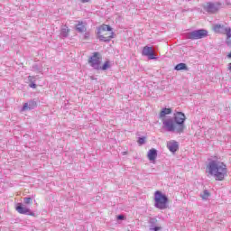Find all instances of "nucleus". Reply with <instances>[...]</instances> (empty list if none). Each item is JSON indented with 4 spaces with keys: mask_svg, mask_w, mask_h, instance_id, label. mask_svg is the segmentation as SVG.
Instances as JSON below:
<instances>
[{
    "mask_svg": "<svg viewBox=\"0 0 231 231\" xmlns=\"http://www.w3.org/2000/svg\"><path fill=\"white\" fill-rule=\"evenodd\" d=\"M23 203L25 205H30L32 203V198H30V197L23 198Z\"/></svg>",
    "mask_w": 231,
    "mask_h": 231,
    "instance_id": "4be33fe9",
    "label": "nucleus"
},
{
    "mask_svg": "<svg viewBox=\"0 0 231 231\" xmlns=\"http://www.w3.org/2000/svg\"><path fill=\"white\" fill-rule=\"evenodd\" d=\"M213 30L216 33H224L226 35L227 39H230V27H225V25L217 23L213 25Z\"/></svg>",
    "mask_w": 231,
    "mask_h": 231,
    "instance_id": "0eeeda50",
    "label": "nucleus"
},
{
    "mask_svg": "<svg viewBox=\"0 0 231 231\" xmlns=\"http://www.w3.org/2000/svg\"><path fill=\"white\" fill-rule=\"evenodd\" d=\"M208 174L213 176L216 181H223L226 174H228V169L226 164L223 162L213 160L208 164Z\"/></svg>",
    "mask_w": 231,
    "mask_h": 231,
    "instance_id": "f03ea898",
    "label": "nucleus"
},
{
    "mask_svg": "<svg viewBox=\"0 0 231 231\" xmlns=\"http://www.w3.org/2000/svg\"><path fill=\"white\" fill-rule=\"evenodd\" d=\"M171 113H172V110L171 108H163L159 116L160 118H165V116H167V115H171Z\"/></svg>",
    "mask_w": 231,
    "mask_h": 231,
    "instance_id": "dca6fc26",
    "label": "nucleus"
},
{
    "mask_svg": "<svg viewBox=\"0 0 231 231\" xmlns=\"http://www.w3.org/2000/svg\"><path fill=\"white\" fill-rule=\"evenodd\" d=\"M69 29H68V27H63V28H61L60 35H61L63 38L68 37V34H69Z\"/></svg>",
    "mask_w": 231,
    "mask_h": 231,
    "instance_id": "a211bd4d",
    "label": "nucleus"
},
{
    "mask_svg": "<svg viewBox=\"0 0 231 231\" xmlns=\"http://www.w3.org/2000/svg\"><path fill=\"white\" fill-rule=\"evenodd\" d=\"M85 39H88V34H85Z\"/></svg>",
    "mask_w": 231,
    "mask_h": 231,
    "instance_id": "c756f323",
    "label": "nucleus"
},
{
    "mask_svg": "<svg viewBox=\"0 0 231 231\" xmlns=\"http://www.w3.org/2000/svg\"><path fill=\"white\" fill-rule=\"evenodd\" d=\"M158 157V151L154 148L149 150L148 152V160H150V162H154V160H156V158Z\"/></svg>",
    "mask_w": 231,
    "mask_h": 231,
    "instance_id": "ddd939ff",
    "label": "nucleus"
},
{
    "mask_svg": "<svg viewBox=\"0 0 231 231\" xmlns=\"http://www.w3.org/2000/svg\"><path fill=\"white\" fill-rule=\"evenodd\" d=\"M153 201L155 208L159 210H167L169 208V197L160 190L154 192Z\"/></svg>",
    "mask_w": 231,
    "mask_h": 231,
    "instance_id": "7ed1b4c3",
    "label": "nucleus"
},
{
    "mask_svg": "<svg viewBox=\"0 0 231 231\" xmlns=\"http://www.w3.org/2000/svg\"><path fill=\"white\" fill-rule=\"evenodd\" d=\"M208 196H210L208 190H204L203 194L201 195V198L202 199H208Z\"/></svg>",
    "mask_w": 231,
    "mask_h": 231,
    "instance_id": "412c9836",
    "label": "nucleus"
},
{
    "mask_svg": "<svg viewBox=\"0 0 231 231\" xmlns=\"http://www.w3.org/2000/svg\"><path fill=\"white\" fill-rule=\"evenodd\" d=\"M208 35V32L205 29L195 30L184 34L185 39H190L191 41H197L198 39H205Z\"/></svg>",
    "mask_w": 231,
    "mask_h": 231,
    "instance_id": "39448f33",
    "label": "nucleus"
},
{
    "mask_svg": "<svg viewBox=\"0 0 231 231\" xmlns=\"http://www.w3.org/2000/svg\"><path fill=\"white\" fill-rule=\"evenodd\" d=\"M150 230H152V231H159V230H162V227L157 226L155 227H151Z\"/></svg>",
    "mask_w": 231,
    "mask_h": 231,
    "instance_id": "393cba45",
    "label": "nucleus"
},
{
    "mask_svg": "<svg viewBox=\"0 0 231 231\" xmlns=\"http://www.w3.org/2000/svg\"><path fill=\"white\" fill-rule=\"evenodd\" d=\"M137 143H139V145H143V143H145V137H139Z\"/></svg>",
    "mask_w": 231,
    "mask_h": 231,
    "instance_id": "5701e85b",
    "label": "nucleus"
},
{
    "mask_svg": "<svg viewBox=\"0 0 231 231\" xmlns=\"http://www.w3.org/2000/svg\"><path fill=\"white\" fill-rule=\"evenodd\" d=\"M187 116L183 112H175L173 117L162 119V129L167 133L181 134L185 132V121Z\"/></svg>",
    "mask_w": 231,
    "mask_h": 231,
    "instance_id": "f257e3e1",
    "label": "nucleus"
},
{
    "mask_svg": "<svg viewBox=\"0 0 231 231\" xmlns=\"http://www.w3.org/2000/svg\"><path fill=\"white\" fill-rule=\"evenodd\" d=\"M149 225H150V228H154L155 226H159L158 219H156L154 217L150 218Z\"/></svg>",
    "mask_w": 231,
    "mask_h": 231,
    "instance_id": "f3484780",
    "label": "nucleus"
},
{
    "mask_svg": "<svg viewBox=\"0 0 231 231\" xmlns=\"http://www.w3.org/2000/svg\"><path fill=\"white\" fill-rule=\"evenodd\" d=\"M227 69H228L229 73H231V62L228 63V65H227Z\"/></svg>",
    "mask_w": 231,
    "mask_h": 231,
    "instance_id": "cd10ccee",
    "label": "nucleus"
},
{
    "mask_svg": "<svg viewBox=\"0 0 231 231\" xmlns=\"http://www.w3.org/2000/svg\"><path fill=\"white\" fill-rule=\"evenodd\" d=\"M102 32H111L109 33V35H107V33L101 34ZM97 35L99 41H102L103 42H109L113 39L115 32H113V28H111V26L104 24L98 28Z\"/></svg>",
    "mask_w": 231,
    "mask_h": 231,
    "instance_id": "20e7f679",
    "label": "nucleus"
},
{
    "mask_svg": "<svg viewBox=\"0 0 231 231\" xmlns=\"http://www.w3.org/2000/svg\"><path fill=\"white\" fill-rule=\"evenodd\" d=\"M76 30L79 33H84V32H86V24H84V22H79V24L76 25Z\"/></svg>",
    "mask_w": 231,
    "mask_h": 231,
    "instance_id": "2eb2a0df",
    "label": "nucleus"
},
{
    "mask_svg": "<svg viewBox=\"0 0 231 231\" xmlns=\"http://www.w3.org/2000/svg\"><path fill=\"white\" fill-rule=\"evenodd\" d=\"M221 8V4L219 3H207L204 5V10L208 12V14H216Z\"/></svg>",
    "mask_w": 231,
    "mask_h": 231,
    "instance_id": "6e6552de",
    "label": "nucleus"
},
{
    "mask_svg": "<svg viewBox=\"0 0 231 231\" xmlns=\"http://www.w3.org/2000/svg\"><path fill=\"white\" fill-rule=\"evenodd\" d=\"M109 68V61H106L102 67L99 65V69H102L103 71H106Z\"/></svg>",
    "mask_w": 231,
    "mask_h": 231,
    "instance_id": "aec40b11",
    "label": "nucleus"
},
{
    "mask_svg": "<svg viewBox=\"0 0 231 231\" xmlns=\"http://www.w3.org/2000/svg\"><path fill=\"white\" fill-rule=\"evenodd\" d=\"M167 148L171 152H176L180 149V144H178V142L172 141L167 143Z\"/></svg>",
    "mask_w": 231,
    "mask_h": 231,
    "instance_id": "9b49d317",
    "label": "nucleus"
},
{
    "mask_svg": "<svg viewBox=\"0 0 231 231\" xmlns=\"http://www.w3.org/2000/svg\"><path fill=\"white\" fill-rule=\"evenodd\" d=\"M32 71H35L36 73H41L42 69H41V66H39L38 64H34L32 66Z\"/></svg>",
    "mask_w": 231,
    "mask_h": 231,
    "instance_id": "6ab92c4d",
    "label": "nucleus"
},
{
    "mask_svg": "<svg viewBox=\"0 0 231 231\" xmlns=\"http://www.w3.org/2000/svg\"><path fill=\"white\" fill-rule=\"evenodd\" d=\"M81 3H89V0H80Z\"/></svg>",
    "mask_w": 231,
    "mask_h": 231,
    "instance_id": "c85d7f7f",
    "label": "nucleus"
},
{
    "mask_svg": "<svg viewBox=\"0 0 231 231\" xmlns=\"http://www.w3.org/2000/svg\"><path fill=\"white\" fill-rule=\"evenodd\" d=\"M101 62H102V56L100 55V52H94L88 60V63L94 69H100Z\"/></svg>",
    "mask_w": 231,
    "mask_h": 231,
    "instance_id": "423d86ee",
    "label": "nucleus"
},
{
    "mask_svg": "<svg viewBox=\"0 0 231 231\" xmlns=\"http://www.w3.org/2000/svg\"><path fill=\"white\" fill-rule=\"evenodd\" d=\"M29 88H32V89H35V88H37V84H35V82H32L29 85Z\"/></svg>",
    "mask_w": 231,
    "mask_h": 231,
    "instance_id": "bb28decb",
    "label": "nucleus"
},
{
    "mask_svg": "<svg viewBox=\"0 0 231 231\" xmlns=\"http://www.w3.org/2000/svg\"><path fill=\"white\" fill-rule=\"evenodd\" d=\"M117 219L119 221H124L125 219V217L124 215H119V216H117Z\"/></svg>",
    "mask_w": 231,
    "mask_h": 231,
    "instance_id": "a878e982",
    "label": "nucleus"
},
{
    "mask_svg": "<svg viewBox=\"0 0 231 231\" xmlns=\"http://www.w3.org/2000/svg\"><path fill=\"white\" fill-rule=\"evenodd\" d=\"M16 210L19 214H23L25 216H35V213L32 211V209L28 208V207L18 203L16 206Z\"/></svg>",
    "mask_w": 231,
    "mask_h": 231,
    "instance_id": "1a4fd4ad",
    "label": "nucleus"
},
{
    "mask_svg": "<svg viewBox=\"0 0 231 231\" xmlns=\"http://www.w3.org/2000/svg\"><path fill=\"white\" fill-rule=\"evenodd\" d=\"M28 80H29V82H31V83L35 82V77H34V76H29V77H28Z\"/></svg>",
    "mask_w": 231,
    "mask_h": 231,
    "instance_id": "b1692460",
    "label": "nucleus"
},
{
    "mask_svg": "<svg viewBox=\"0 0 231 231\" xmlns=\"http://www.w3.org/2000/svg\"><path fill=\"white\" fill-rule=\"evenodd\" d=\"M142 53L144 57H148L150 60L156 59V57H154V51L152 50V47L144 46Z\"/></svg>",
    "mask_w": 231,
    "mask_h": 231,
    "instance_id": "9d476101",
    "label": "nucleus"
},
{
    "mask_svg": "<svg viewBox=\"0 0 231 231\" xmlns=\"http://www.w3.org/2000/svg\"><path fill=\"white\" fill-rule=\"evenodd\" d=\"M176 71H189V67L186 63H179L174 67Z\"/></svg>",
    "mask_w": 231,
    "mask_h": 231,
    "instance_id": "4468645a",
    "label": "nucleus"
},
{
    "mask_svg": "<svg viewBox=\"0 0 231 231\" xmlns=\"http://www.w3.org/2000/svg\"><path fill=\"white\" fill-rule=\"evenodd\" d=\"M37 107V102L35 101H29L28 103H25L22 108V111H28L32 109H35Z\"/></svg>",
    "mask_w": 231,
    "mask_h": 231,
    "instance_id": "f8f14e48",
    "label": "nucleus"
}]
</instances>
